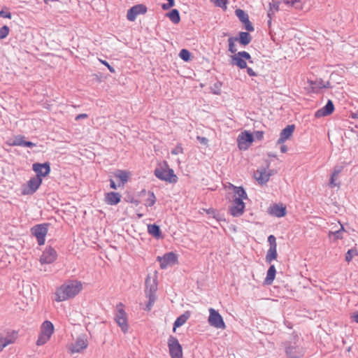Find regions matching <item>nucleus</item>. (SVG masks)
I'll list each match as a JSON object with an SVG mask.
<instances>
[{"label": "nucleus", "instance_id": "obj_1", "mask_svg": "<svg viewBox=\"0 0 358 358\" xmlns=\"http://www.w3.org/2000/svg\"><path fill=\"white\" fill-rule=\"evenodd\" d=\"M83 289V284L78 280H69L57 288L55 292L57 302L67 301L76 296Z\"/></svg>", "mask_w": 358, "mask_h": 358}, {"label": "nucleus", "instance_id": "obj_2", "mask_svg": "<svg viewBox=\"0 0 358 358\" xmlns=\"http://www.w3.org/2000/svg\"><path fill=\"white\" fill-rule=\"evenodd\" d=\"M230 187L234 192V196L229 207V212L234 217H240L244 213L245 206L243 200L248 199V194L242 187H236L232 184Z\"/></svg>", "mask_w": 358, "mask_h": 358}, {"label": "nucleus", "instance_id": "obj_3", "mask_svg": "<svg viewBox=\"0 0 358 358\" xmlns=\"http://www.w3.org/2000/svg\"><path fill=\"white\" fill-rule=\"evenodd\" d=\"M154 173L158 179L166 182L176 183L178 182V176L174 173V171L170 168L166 161L158 163Z\"/></svg>", "mask_w": 358, "mask_h": 358}, {"label": "nucleus", "instance_id": "obj_4", "mask_svg": "<svg viewBox=\"0 0 358 358\" xmlns=\"http://www.w3.org/2000/svg\"><path fill=\"white\" fill-rule=\"evenodd\" d=\"M114 320L124 334H127L129 331L128 315L122 303H119L116 305Z\"/></svg>", "mask_w": 358, "mask_h": 358}, {"label": "nucleus", "instance_id": "obj_5", "mask_svg": "<svg viewBox=\"0 0 358 358\" xmlns=\"http://www.w3.org/2000/svg\"><path fill=\"white\" fill-rule=\"evenodd\" d=\"M54 331L55 327L50 321L45 320L43 322L40 327V332L36 343V345L41 346L48 343Z\"/></svg>", "mask_w": 358, "mask_h": 358}, {"label": "nucleus", "instance_id": "obj_6", "mask_svg": "<svg viewBox=\"0 0 358 358\" xmlns=\"http://www.w3.org/2000/svg\"><path fill=\"white\" fill-rule=\"evenodd\" d=\"M157 291V284L155 279L151 280L150 276H148L145 280V294L148 299V302L146 304V310H150L156 301V292Z\"/></svg>", "mask_w": 358, "mask_h": 358}, {"label": "nucleus", "instance_id": "obj_7", "mask_svg": "<svg viewBox=\"0 0 358 358\" xmlns=\"http://www.w3.org/2000/svg\"><path fill=\"white\" fill-rule=\"evenodd\" d=\"M167 346L171 358H183L182 347L176 337L170 336Z\"/></svg>", "mask_w": 358, "mask_h": 358}, {"label": "nucleus", "instance_id": "obj_8", "mask_svg": "<svg viewBox=\"0 0 358 358\" xmlns=\"http://www.w3.org/2000/svg\"><path fill=\"white\" fill-rule=\"evenodd\" d=\"M254 141L253 134L249 131H241L237 137L238 148L241 150H247Z\"/></svg>", "mask_w": 358, "mask_h": 358}, {"label": "nucleus", "instance_id": "obj_9", "mask_svg": "<svg viewBox=\"0 0 358 358\" xmlns=\"http://www.w3.org/2000/svg\"><path fill=\"white\" fill-rule=\"evenodd\" d=\"M88 347V340L85 335L78 336L74 342L68 346L71 354L80 353Z\"/></svg>", "mask_w": 358, "mask_h": 358}, {"label": "nucleus", "instance_id": "obj_10", "mask_svg": "<svg viewBox=\"0 0 358 358\" xmlns=\"http://www.w3.org/2000/svg\"><path fill=\"white\" fill-rule=\"evenodd\" d=\"M231 64L237 66L240 69L247 68V61L252 63L250 55L245 51L238 52L234 54L231 56Z\"/></svg>", "mask_w": 358, "mask_h": 358}, {"label": "nucleus", "instance_id": "obj_11", "mask_svg": "<svg viewBox=\"0 0 358 358\" xmlns=\"http://www.w3.org/2000/svg\"><path fill=\"white\" fill-rule=\"evenodd\" d=\"M209 324L216 329H225L226 324L221 315L214 308L209 309V317L208 319Z\"/></svg>", "mask_w": 358, "mask_h": 358}, {"label": "nucleus", "instance_id": "obj_12", "mask_svg": "<svg viewBox=\"0 0 358 358\" xmlns=\"http://www.w3.org/2000/svg\"><path fill=\"white\" fill-rule=\"evenodd\" d=\"M17 338L18 332L15 330H9L4 334H0V352L8 345L15 343Z\"/></svg>", "mask_w": 358, "mask_h": 358}, {"label": "nucleus", "instance_id": "obj_13", "mask_svg": "<svg viewBox=\"0 0 358 358\" xmlns=\"http://www.w3.org/2000/svg\"><path fill=\"white\" fill-rule=\"evenodd\" d=\"M31 234L36 238L38 243L42 245L45 243V236L48 233V224H37L31 228Z\"/></svg>", "mask_w": 358, "mask_h": 358}, {"label": "nucleus", "instance_id": "obj_14", "mask_svg": "<svg viewBox=\"0 0 358 358\" xmlns=\"http://www.w3.org/2000/svg\"><path fill=\"white\" fill-rule=\"evenodd\" d=\"M147 11L148 8L145 5L141 3L135 5L127 10V19L130 22H134L138 15H145Z\"/></svg>", "mask_w": 358, "mask_h": 358}, {"label": "nucleus", "instance_id": "obj_15", "mask_svg": "<svg viewBox=\"0 0 358 358\" xmlns=\"http://www.w3.org/2000/svg\"><path fill=\"white\" fill-rule=\"evenodd\" d=\"M268 166V164L266 168L258 169L254 174L255 178L260 185L266 184L273 174V171L270 170Z\"/></svg>", "mask_w": 358, "mask_h": 358}, {"label": "nucleus", "instance_id": "obj_16", "mask_svg": "<svg viewBox=\"0 0 358 358\" xmlns=\"http://www.w3.org/2000/svg\"><path fill=\"white\" fill-rule=\"evenodd\" d=\"M57 257L56 250L52 247H47L43 250L40 257V262L41 264H49L53 263Z\"/></svg>", "mask_w": 358, "mask_h": 358}, {"label": "nucleus", "instance_id": "obj_17", "mask_svg": "<svg viewBox=\"0 0 358 358\" xmlns=\"http://www.w3.org/2000/svg\"><path fill=\"white\" fill-rule=\"evenodd\" d=\"M157 259L160 262V267L162 268H166L178 262V257L173 252H169L165 254L163 257H158Z\"/></svg>", "mask_w": 358, "mask_h": 358}, {"label": "nucleus", "instance_id": "obj_18", "mask_svg": "<svg viewBox=\"0 0 358 358\" xmlns=\"http://www.w3.org/2000/svg\"><path fill=\"white\" fill-rule=\"evenodd\" d=\"M32 169L36 173V176L40 178L46 177L50 173V165L48 162L43 164L35 163L33 164Z\"/></svg>", "mask_w": 358, "mask_h": 358}, {"label": "nucleus", "instance_id": "obj_19", "mask_svg": "<svg viewBox=\"0 0 358 358\" xmlns=\"http://www.w3.org/2000/svg\"><path fill=\"white\" fill-rule=\"evenodd\" d=\"M268 213L277 217H282L286 215V206L282 203H274L268 208Z\"/></svg>", "mask_w": 358, "mask_h": 358}, {"label": "nucleus", "instance_id": "obj_20", "mask_svg": "<svg viewBox=\"0 0 358 358\" xmlns=\"http://www.w3.org/2000/svg\"><path fill=\"white\" fill-rule=\"evenodd\" d=\"M236 15L241 20V22L245 25V28L248 31H252L254 30L253 26L249 20L248 15L242 9H236Z\"/></svg>", "mask_w": 358, "mask_h": 358}, {"label": "nucleus", "instance_id": "obj_21", "mask_svg": "<svg viewBox=\"0 0 358 358\" xmlns=\"http://www.w3.org/2000/svg\"><path fill=\"white\" fill-rule=\"evenodd\" d=\"M122 195L118 192H109L104 194V201L110 206H115L121 201Z\"/></svg>", "mask_w": 358, "mask_h": 358}, {"label": "nucleus", "instance_id": "obj_22", "mask_svg": "<svg viewBox=\"0 0 358 358\" xmlns=\"http://www.w3.org/2000/svg\"><path fill=\"white\" fill-rule=\"evenodd\" d=\"M334 110V106L331 100H329L327 103L322 108L317 110L315 113V117L320 118L322 117L331 115Z\"/></svg>", "mask_w": 358, "mask_h": 358}, {"label": "nucleus", "instance_id": "obj_23", "mask_svg": "<svg viewBox=\"0 0 358 358\" xmlns=\"http://www.w3.org/2000/svg\"><path fill=\"white\" fill-rule=\"evenodd\" d=\"M114 176L120 181L118 187H124L131 176V173L124 170H117L114 173Z\"/></svg>", "mask_w": 358, "mask_h": 358}, {"label": "nucleus", "instance_id": "obj_24", "mask_svg": "<svg viewBox=\"0 0 358 358\" xmlns=\"http://www.w3.org/2000/svg\"><path fill=\"white\" fill-rule=\"evenodd\" d=\"M294 125H288L280 133V136L277 141L278 144H283L288 140L293 134L294 131Z\"/></svg>", "mask_w": 358, "mask_h": 358}, {"label": "nucleus", "instance_id": "obj_25", "mask_svg": "<svg viewBox=\"0 0 358 358\" xmlns=\"http://www.w3.org/2000/svg\"><path fill=\"white\" fill-rule=\"evenodd\" d=\"M142 194L144 195L145 199L143 200V203L147 207H151L155 205L156 203L157 199L155 194L150 191H142Z\"/></svg>", "mask_w": 358, "mask_h": 358}, {"label": "nucleus", "instance_id": "obj_26", "mask_svg": "<svg viewBox=\"0 0 358 358\" xmlns=\"http://www.w3.org/2000/svg\"><path fill=\"white\" fill-rule=\"evenodd\" d=\"M42 183V178H40L39 177L35 176L34 178H31L28 181V187L30 189V193L35 192L38 187L41 186Z\"/></svg>", "mask_w": 358, "mask_h": 358}, {"label": "nucleus", "instance_id": "obj_27", "mask_svg": "<svg viewBox=\"0 0 358 358\" xmlns=\"http://www.w3.org/2000/svg\"><path fill=\"white\" fill-rule=\"evenodd\" d=\"M190 317V313L189 311L185 312L182 315L179 316L174 322L173 324V332L176 331V328L183 325Z\"/></svg>", "mask_w": 358, "mask_h": 358}, {"label": "nucleus", "instance_id": "obj_28", "mask_svg": "<svg viewBox=\"0 0 358 358\" xmlns=\"http://www.w3.org/2000/svg\"><path fill=\"white\" fill-rule=\"evenodd\" d=\"M341 172V169H335L333 171L331 178H330V182H329V187L331 188L334 187H340V182L338 181V178L339 174Z\"/></svg>", "mask_w": 358, "mask_h": 358}, {"label": "nucleus", "instance_id": "obj_29", "mask_svg": "<svg viewBox=\"0 0 358 358\" xmlns=\"http://www.w3.org/2000/svg\"><path fill=\"white\" fill-rule=\"evenodd\" d=\"M345 231V229L343 226L341 227V229L336 231H329L328 234V237L330 241L333 243H336L339 239H343V232Z\"/></svg>", "mask_w": 358, "mask_h": 358}, {"label": "nucleus", "instance_id": "obj_30", "mask_svg": "<svg viewBox=\"0 0 358 358\" xmlns=\"http://www.w3.org/2000/svg\"><path fill=\"white\" fill-rule=\"evenodd\" d=\"M276 270L274 265H271L267 271L265 283L271 285L275 277Z\"/></svg>", "mask_w": 358, "mask_h": 358}, {"label": "nucleus", "instance_id": "obj_31", "mask_svg": "<svg viewBox=\"0 0 358 358\" xmlns=\"http://www.w3.org/2000/svg\"><path fill=\"white\" fill-rule=\"evenodd\" d=\"M148 233L156 238H159L162 236V232L159 227L157 224L148 225Z\"/></svg>", "mask_w": 358, "mask_h": 358}, {"label": "nucleus", "instance_id": "obj_32", "mask_svg": "<svg viewBox=\"0 0 358 358\" xmlns=\"http://www.w3.org/2000/svg\"><path fill=\"white\" fill-rule=\"evenodd\" d=\"M284 3L299 10H303L304 7L301 0H285Z\"/></svg>", "mask_w": 358, "mask_h": 358}, {"label": "nucleus", "instance_id": "obj_33", "mask_svg": "<svg viewBox=\"0 0 358 358\" xmlns=\"http://www.w3.org/2000/svg\"><path fill=\"white\" fill-rule=\"evenodd\" d=\"M252 40L251 36L248 32H240L238 41L243 45H248Z\"/></svg>", "mask_w": 358, "mask_h": 358}, {"label": "nucleus", "instance_id": "obj_34", "mask_svg": "<svg viewBox=\"0 0 358 358\" xmlns=\"http://www.w3.org/2000/svg\"><path fill=\"white\" fill-rule=\"evenodd\" d=\"M277 248H269L266 252V261L267 263L271 264L273 260L277 259Z\"/></svg>", "mask_w": 358, "mask_h": 358}, {"label": "nucleus", "instance_id": "obj_35", "mask_svg": "<svg viewBox=\"0 0 358 358\" xmlns=\"http://www.w3.org/2000/svg\"><path fill=\"white\" fill-rule=\"evenodd\" d=\"M166 15L173 23L178 24L180 22V17L177 9H173L171 11L168 13Z\"/></svg>", "mask_w": 358, "mask_h": 358}, {"label": "nucleus", "instance_id": "obj_36", "mask_svg": "<svg viewBox=\"0 0 358 358\" xmlns=\"http://www.w3.org/2000/svg\"><path fill=\"white\" fill-rule=\"evenodd\" d=\"M279 10V3L273 1L272 3H269V10L268 11V15L270 17V20H268V24H271V15H273L275 12H277Z\"/></svg>", "mask_w": 358, "mask_h": 358}, {"label": "nucleus", "instance_id": "obj_37", "mask_svg": "<svg viewBox=\"0 0 358 358\" xmlns=\"http://www.w3.org/2000/svg\"><path fill=\"white\" fill-rule=\"evenodd\" d=\"M355 256L358 257V250L355 248L348 250L345 254V261L348 263L350 262Z\"/></svg>", "mask_w": 358, "mask_h": 358}, {"label": "nucleus", "instance_id": "obj_38", "mask_svg": "<svg viewBox=\"0 0 358 358\" xmlns=\"http://www.w3.org/2000/svg\"><path fill=\"white\" fill-rule=\"evenodd\" d=\"M238 41V38H229L228 39V43H229V51L231 52V53H235L236 54V51H237V48H236V42Z\"/></svg>", "mask_w": 358, "mask_h": 358}, {"label": "nucleus", "instance_id": "obj_39", "mask_svg": "<svg viewBox=\"0 0 358 358\" xmlns=\"http://www.w3.org/2000/svg\"><path fill=\"white\" fill-rule=\"evenodd\" d=\"M179 56L185 62H188L191 59V53L187 49H182L179 53Z\"/></svg>", "mask_w": 358, "mask_h": 358}, {"label": "nucleus", "instance_id": "obj_40", "mask_svg": "<svg viewBox=\"0 0 358 358\" xmlns=\"http://www.w3.org/2000/svg\"><path fill=\"white\" fill-rule=\"evenodd\" d=\"M24 137L22 136H17L10 145L13 146H23L24 143Z\"/></svg>", "mask_w": 358, "mask_h": 358}, {"label": "nucleus", "instance_id": "obj_41", "mask_svg": "<svg viewBox=\"0 0 358 358\" xmlns=\"http://www.w3.org/2000/svg\"><path fill=\"white\" fill-rule=\"evenodd\" d=\"M212 2L215 3L216 6L222 8L223 10H227V0H210Z\"/></svg>", "mask_w": 358, "mask_h": 358}, {"label": "nucleus", "instance_id": "obj_42", "mask_svg": "<svg viewBox=\"0 0 358 358\" xmlns=\"http://www.w3.org/2000/svg\"><path fill=\"white\" fill-rule=\"evenodd\" d=\"M10 29L7 25L0 28V40L5 38L9 34Z\"/></svg>", "mask_w": 358, "mask_h": 358}, {"label": "nucleus", "instance_id": "obj_43", "mask_svg": "<svg viewBox=\"0 0 358 358\" xmlns=\"http://www.w3.org/2000/svg\"><path fill=\"white\" fill-rule=\"evenodd\" d=\"M268 242L269 243V248H277L276 238L273 235H270L268 237Z\"/></svg>", "mask_w": 358, "mask_h": 358}, {"label": "nucleus", "instance_id": "obj_44", "mask_svg": "<svg viewBox=\"0 0 358 358\" xmlns=\"http://www.w3.org/2000/svg\"><path fill=\"white\" fill-rule=\"evenodd\" d=\"M183 153V148L181 144H178L172 150L171 154L178 155Z\"/></svg>", "mask_w": 358, "mask_h": 358}, {"label": "nucleus", "instance_id": "obj_45", "mask_svg": "<svg viewBox=\"0 0 358 358\" xmlns=\"http://www.w3.org/2000/svg\"><path fill=\"white\" fill-rule=\"evenodd\" d=\"M99 61L101 64L105 65L108 68V69L110 71V72H111V73H115V69L113 66H111L106 61L103 60L101 59H99Z\"/></svg>", "mask_w": 358, "mask_h": 358}, {"label": "nucleus", "instance_id": "obj_46", "mask_svg": "<svg viewBox=\"0 0 358 358\" xmlns=\"http://www.w3.org/2000/svg\"><path fill=\"white\" fill-rule=\"evenodd\" d=\"M168 3L162 5L164 10H168L174 6V0H167Z\"/></svg>", "mask_w": 358, "mask_h": 358}, {"label": "nucleus", "instance_id": "obj_47", "mask_svg": "<svg viewBox=\"0 0 358 358\" xmlns=\"http://www.w3.org/2000/svg\"><path fill=\"white\" fill-rule=\"evenodd\" d=\"M257 140H262L264 137V131H255L254 136Z\"/></svg>", "mask_w": 358, "mask_h": 358}, {"label": "nucleus", "instance_id": "obj_48", "mask_svg": "<svg viewBox=\"0 0 358 358\" xmlns=\"http://www.w3.org/2000/svg\"><path fill=\"white\" fill-rule=\"evenodd\" d=\"M0 16L4 18H11V13H6L3 10H0Z\"/></svg>", "mask_w": 358, "mask_h": 358}, {"label": "nucleus", "instance_id": "obj_49", "mask_svg": "<svg viewBox=\"0 0 358 358\" xmlns=\"http://www.w3.org/2000/svg\"><path fill=\"white\" fill-rule=\"evenodd\" d=\"M197 139L198 141H199V142L203 144V145H208V139L205 137H201V136H197Z\"/></svg>", "mask_w": 358, "mask_h": 358}, {"label": "nucleus", "instance_id": "obj_50", "mask_svg": "<svg viewBox=\"0 0 358 358\" xmlns=\"http://www.w3.org/2000/svg\"><path fill=\"white\" fill-rule=\"evenodd\" d=\"M87 117H88L87 114H86V113H81V114L78 115L76 117V120H79L80 119H85Z\"/></svg>", "mask_w": 358, "mask_h": 358}, {"label": "nucleus", "instance_id": "obj_51", "mask_svg": "<svg viewBox=\"0 0 358 358\" xmlns=\"http://www.w3.org/2000/svg\"><path fill=\"white\" fill-rule=\"evenodd\" d=\"M110 187L113 189H117L118 185H117L113 179H110Z\"/></svg>", "mask_w": 358, "mask_h": 358}, {"label": "nucleus", "instance_id": "obj_52", "mask_svg": "<svg viewBox=\"0 0 358 358\" xmlns=\"http://www.w3.org/2000/svg\"><path fill=\"white\" fill-rule=\"evenodd\" d=\"M23 146L29 147V148H32V147L36 146V144L32 143V142H31V141H24Z\"/></svg>", "mask_w": 358, "mask_h": 358}, {"label": "nucleus", "instance_id": "obj_53", "mask_svg": "<svg viewBox=\"0 0 358 358\" xmlns=\"http://www.w3.org/2000/svg\"><path fill=\"white\" fill-rule=\"evenodd\" d=\"M351 318L353 320V321L358 323V310L351 315Z\"/></svg>", "mask_w": 358, "mask_h": 358}, {"label": "nucleus", "instance_id": "obj_54", "mask_svg": "<svg viewBox=\"0 0 358 358\" xmlns=\"http://www.w3.org/2000/svg\"><path fill=\"white\" fill-rule=\"evenodd\" d=\"M247 72H248V75L250 76H257V73L251 68H247Z\"/></svg>", "mask_w": 358, "mask_h": 358}, {"label": "nucleus", "instance_id": "obj_55", "mask_svg": "<svg viewBox=\"0 0 358 358\" xmlns=\"http://www.w3.org/2000/svg\"><path fill=\"white\" fill-rule=\"evenodd\" d=\"M280 150L282 153H285L287 151V147L285 145H282L280 148Z\"/></svg>", "mask_w": 358, "mask_h": 358}, {"label": "nucleus", "instance_id": "obj_56", "mask_svg": "<svg viewBox=\"0 0 358 358\" xmlns=\"http://www.w3.org/2000/svg\"><path fill=\"white\" fill-rule=\"evenodd\" d=\"M352 117L354 119H358V111L356 113L352 114Z\"/></svg>", "mask_w": 358, "mask_h": 358}, {"label": "nucleus", "instance_id": "obj_57", "mask_svg": "<svg viewBox=\"0 0 358 358\" xmlns=\"http://www.w3.org/2000/svg\"><path fill=\"white\" fill-rule=\"evenodd\" d=\"M138 215L139 217H141L142 216V215H141V214H138Z\"/></svg>", "mask_w": 358, "mask_h": 358}, {"label": "nucleus", "instance_id": "obj_58", "mask_svg": "<svg viewBox=\"0 0 358 358\" xmlns=\"http://www.w3.org/2000/svg\"><path fill=\"white\" fill-rule=\"evenodd\" d=\"M282 1L284 3H285V0H282Z\"/></svg>", "mask_w": 358, "mask_h": 358}]
</instances>
